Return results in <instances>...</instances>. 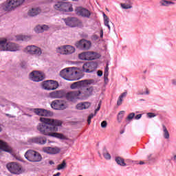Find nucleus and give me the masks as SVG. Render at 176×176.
<instances>
[{"label":"nucleus","mask_w":176,"mask_h":176,"mask_svg":"<svg viewBox=\"0 0 176 176\" xmlns=\"http://www.w3.org/2000/svg\"><path fill=\"white\" fill-rule=\"evenodd\" d=\"M43 87L45 90H56V89L58 88V82L53 80L44 81Z\"/></svg>","instance_id":"nucleus-13"},{"label":"nucleus","mask_w":176,"mask_h":176,"mask_svg":"<svg viewBox=\"0 0 176 176\" xmlns=\"http://www.w3.org/2000/svg\"><path fill=\"white\" fill-rule=\"evenodd\" d=\"M147 116L148 118H155V116H156V115L154 113H148Z\"/></svg>","instance_id":"nucleus-47"},{"label":"nucleus","mask_w":176,"mask_h":176,"mask_svg":"<svg viewBox=\"0 0 176 176\" xmlns=\"http://www.w3.org/2000/svg\"><path fill=\"white\" fill-rule=\"evenodd\" d=\"M29 76L33 82H42L45 79V74L39 71L32 72Z\"/></svg>","instance_id":"nucleus-8"},{"label":"nucleus","mask_w":176,"mask_h":176,"mask_svg":"<svg viewBox=\"0 0 176 176\" xmlns=\"http://www.w3.org/2000/svg\"><path fill=\"white\" fill-rule=\"evenodd\" d=\"M51 107L57 111H63L67 109V103L63 100H55L52 102Z\"/></svg>","instance_id":"nucleus-9"},{"label":"nucleus","mask_w":176,"mask_h":176,"mask_svg":"<svg viewBox=\"0 0 176 176\" xmlns=\"http://www.w3.org/2000/svg\"><path fill=\"white\" fill-rule=\"evenodd\" d=\"M97 69V63L94 62H87L82 65L83 72L90 73Z\"/></svg>","instance_id":"nucleus-14"},{"label":"nucleus","mask_w":176,"mask_h":176,"mask_svg":"<svg viewBox=\"0 0 176 176\" xmlns=\"http://www.w3.org/2000/svg\"><path fill=\"white\" fill-rule=\"evenodd\" d=\"M30 39H31L30 36H27L24 34H19L15 36V41H16L17 42H25L27 41H30Z\"/></svg>","instance_id":"nucleus-24"},{"label":"nucleus","mask_w":176,"mask_h":176,"mask_svg":"<svg viewBox=\"0 0 176 176\" xmlns=\"http://www.w3.org/2000/svg\"><path fill=\"white\" fill-rule=\"evenodd\" d=\"M34 31L37 34H41V33L43 32V29L42 28V25H36L34 28Z\"/></svg>","instance_id":"nucleus-34"},{"label":"nucleus","mask_w":176,"mask_h":176,"mask_svg":"<svg viewBox=\"0 0 176 176\" xmlns=\"http://www.w3.org/2000/svg\"><path fill=\"white\" fill-rule=\"evenodd\" d=\"M63 2H56L54 4L53 8L55 10H60L62 12Z\"/></svg>","instance_id":"nucleus-27"},{"label":"nucleus","mask_w":176,"mask_h":176,"mask_svg":"<svg viewBox=\"0 0 176 176\" xmlns=\"http://www.w3.org/2000/svg\"><path fill=\"white\" fill-rule=\"evenodd\" d=\"M142 117V114H138V115L135 117V119H136V120H138V119H141Z\"/></svg>","instance_id":"nucleus-49"},{"label":"nucleus","mask_w":176,"mask_h":176,"mask_svg":"<svg viewBox=\"0 0 176 176\" xmlns=\"http://www.w3.org/2000/svg\"><path fill=\"white\" fill-rule=\"evenodd\" d=\"M8 170H9L12 174H21V166L16 162H10L6 165Z\"/></svg>","instance_id":"nucleus-10"},{"label":"nucleus","mask_w":176,"mask_h":176,"mask_svg":"<svg viewBox=\"0 0 176 176\" xmlns=\"http://www.w3.org/2000/svg\"><path fill=\"white\" fill-rule=\"evenodd\" d=\"M102 34H100V36L102 38V35H103V33H102V30L101 31Z\"/></svg>","instance_id":"nucleus-59"},{"label":"nucleus","mask_w":176,"mask_h":176,"mask_svg":"<svg viewBox=\"0 0 176 176\" xmlns=\"http://www.w3.org/2000/svg\"><path fill=\"white\" fill-rule=\"evenodd\" d=\"M91 105V103L89 102H80L76 105V109H78L79 111H82V109H87L90 108Z\"/></svg>","instance_id":"nucleus-23"},{"label":"nucleus","mask_w":176,"mask_h":176,"mask_svg":"<svg viewBox=\"0 0 176 176\" xmlns=\"http://www.w3.org/2000/svg\"><path fill=\"white\" fill-rule=\"evenodd\" d=\"M78 58L80 60L87 61L96 60V58H97V53L94 52H82L81 54H78Z\"/></svg>","instance_id":"nucleus-7"},{"label":"nucleus","mask_w":176,"mask_h":176,"mask_svg":"<svg viewBox=\"0 0 176 176\" xmlns=\"http://www.w3.org/2000/svg\"><path fill=\"white\" fill-rule=\"evenodd\" d=\"M146 94H149V91H148V89H146Z\"/></svg>","instance_id":"nucleus-57"},{"label":"nucleus","mask_w":176,"mask_h":176,"mask_svg":"<svg viewBox=\"0 0 176 176\" xmlns=\"http://www.w3.org/2000/svg\"><path fill=\"white\" fill-rule=\"evenodd\" d=\"M24 3V0H6L1 4V9L4 12H14Z\"/></svg>","instance_id":"nucleus-4"},{"label":"nucleus","mask_w":176,"mask_h":176,"mask_svg":"<svg viewBox=\"0 0 176 176\" xmlns=\"http://www.w3.org/2000/svg\"><path fill=\"white\" fill-rule=\"evenodd\" d=\"M78 176H82V175H78Z\"/></svg>","instance_id":"nucleus-64"},{"label":"nucleus","mask_w":176,"mask_h":176,"mask_svg":"<svg viewBox=\"0 0 176 176\" xmlns=\"http://www.w3.org/2000/svg\"><path fill=\"white\" fill-rule=\"evenodd\" d=\"M64 94L61 91H55L50 93L51 98H63Z\"/></svg>","instance_id":"nucleus-25"},{"label":"nucleus","mask_w":176,"mask_h":176,"mask_svg":"<svg viewBox=\"0 0 176 176\" xmlns=\"http://www.w3.org/2000/svg\"><path fill=\"white\" fill-rule=\"evenodd\" d=\"M42 29H43V32H45V31H47L49 30L50 27L47 25H41Z\"/></svg>","instance_id":"nucleus-43"},{"label":"nucleus","mask_w":176,"mask_h":176,"mask_svg":"<svg viewBox=\"0 0 176 176\" xmlns=\"http://www.w3.org/2000/svg\"><path fill=\"white\" fill-rule=\"evenodd\" d=\"M104 25L109 28V31H111V26L109 25V18H108V16H104Z\"/></svg>","instance_id":"nucleus-36"},{"label":"nucleus","mask_w":176,"mask_h":176,"mask_svg":"<svg viewBox=\"0 0 176 176\" xmlns=\"http://www.w3.org/2000/svg\"><path fill=\"white\" fill-rule=\"evenodd\" d=\"M78 45H91V43L86 39H82L78 41Z\"/></svg>","instance_id":"nucleus-37"},{"label":"nucleus","mask_w":176,"mask_h":176,"mask_svg":"<svg viewBox=\"0 0 176 176\" xmlns=\"http://www.w3.org/2000/svg\"><path fill=\"white\" fill-rule=\"evenodd\" d=\"M65 167H67V162H65V160H63L62 164L58 165L57 170H63Z\"/></svg>","instance_id":"nucleus-38"},{"label":"nucleus","mask_w":176,"mask_h":176,"mask_svg":"<svg viewBox=\"0 0 176 176\" xmlns=\"http://www.w3.org/2000/svg\"><path fill=\"white\" fill-rule=\"evenodd\" d=\"M121 8H122V9H131L132 6L131 3H130V1L127 0L126 3H122Z\"/></svg>","instance_id":"nucleus-32"},{"label":"nucleus","mask_w":176,"mask_h":176,"mask_svg":"<svg viewBox=\"0 0 176 176\" xmlns=\"http://www.w3.org/2000/svg\"><path fill=\"white\" fill-rule=\"evenodd\" d=\"M163 131H164V138H166V140H168L170 138V133H168L167 128L164 125H163Z\"/></svg>","instance_id":"nucleus-31"},{"label":"nucleus","mask_w":176,"mask_h":176,"mask_svg":"<svg viewBox=\"0 0 176 176\" xmlns=\"http://www.w3.org/2000/svg\"><path fill=\"white\" fill-rule=\"evenodd\" d=\"M161 5H162V6H170V5H174V2L167 0H162L161 1Z\"/></svg>","instance_id":"nucleus-33"},{"label":"nucleus","mask_w":176,"mask_h":176,"mask_svg":"<svg viewBox=\"0 0 176 176\" xmlns=\"http://www.w3.org/2000/svg\"><path fill=\"white\" fill-rule=\"evenodd\" d=\"M101 109V101L98 103L97 109L95 110V115H97V112Z\"/></svg>","instance_id":"nucleus-45"},{"label":"nucleus","mask_w":176,"mask_h":176,"mask_svg":"<svg viewBox=\"0 0 176 176\" xmlns=\"http://www.w3.org/2000/svg\"><path fill=\"white\" fill-rule=\"evenodd\" d=\"M39 13H41V8L36 7L29 10L28 16H30V17H35V16H38Z\"/></svg>","instance_id":"nucleus-22"},{"label":"nucleus","mask_w":176,"mask_h":176,"mask_svg":"<svg viewBox=\"0 0 176 176\" xmlns=\"http://www.w3.org/2000/svg\"><path fill=\"white\" fill-rule=\"evenodd\" d=\"M120 133V134H123V133H124V130L121 131Z\"/></svg>","instance_id":"nucleus-58"},{"label":"nucleus","mask_w":176,"mask_h":176,"mask_svg":"<svg viewBox=\"0 0 176 176\" xmlns=\"http://www.w3.org/2000/svg\"><path fill=\"white\" fill-rule=\"evenodd\" d=\"M173 160H174V162H175V163H176V155L174 156Z\"/></svg>","instance_id":"nucleus-54"},{"label":"nucleus","mask_w":176,"mask_h":176,"mask_svg":"<svg viewBox=\"0 0 176 176\" xmlns=\"http://www.w3.org/2000/svg\"><path fill=\"white\" fill-rule=\"evenodd\" d=\"M80 94H82V91L80 90L72 91L66 94V98L68 101L75 102L76 100H82Z\"/></svg>","instance_id":"nucleus-6"},{"label":"nucleus","mask_w":176,"mask_h":176,"mask_svg":"<svg viewBox=\"0 0 176 176\" xmlns=\"http://www.w3.org/2000/svg\"><path fill=\"white\" fill-rule=\"evenodd\" d=\"M64 21L66 25H67V27H70L71 28L78 27V25H80L81 24L80 21L78 19V18L75 17H68L65 19Z\"/></svg>","instance_id":"nucleus-11"},{"label":"nucleus","mask_w":176,"mask_h":176,"mask_svg":"<svg viewBox=\"0 0 176 176\" xmlns=\"http://www.w3.org/2000/svg\"><path fill=\"white\" fill-rule=\"evenodd\" d=\"M2 131V127L0 126V133Z\"/></svg>","instance_id":"nucleus-60"},{"label":"nucleus","mask_w":176,"mask_h":176,"mask_svg":"<svg viewBox=\"0 0 176 176\" xmlns=\"http://www.w3.org/2000/svg\"><path fill=\"white\" fill-rule=\"evenodd\" d=\"M8 38H0V45H8Z\"/></svg>","instance_id":"nucleus-39"},{"label":"nucleus","mask_w":176,"mask_h":176,"mask_svg":"<svg viewBox=\"0 0 176 176\" xmlns=\"http://www.w3.org/2000/svg\"><path fill=\"white\" fill-rule=\"evenodd\" d=\"M108 75L109 74H104V82L108 83Z\"/></svg>","instance_id":"nucleus-48"},{"label":"nucleus","mask_w":176,"mask_h":176,"mask_svg":"<svg viewBox=\"0 0 176 176\" xmlns=\"http://www.w3.org/2000/svg\"><path fill=\"white\" fill-rule=\"evenodd\" d=\"M6 116H9V114H6Z\"/></svg>","instance_id":"nucleus-62"},{"label":"nucleus","mask_w":176,"mask_h":176,"mask_svg":"<svg viewBox=\"0 0 176 176\" xmlns=\"http://www.w3.org/2000/svg\"><path fill=\"white\" fill-rule=\"evenodd\" d=\"M1 52H17L20 47L16 45H0Z\"/></svg>","instance_id":"nucleus-17"},{"label":"nucleus","mask_w":176,"mask_h":176,"mask_svg":"<svg viewBox=\"0 0 176 176\" xmlns=\"http://www.w3.org/2000/svg\"><path fill=\"white\" fill-rule=\"evenodd\" d=\"M140 101H144V99H141Z\"/></svg>","instance_id":"nucleus-61"},{"label":"nucleus","mask_w":176,"mask_h":176,"mask_svg":"<svg viewBox=\"0 0 176 176\" xmlns=\"http://www.w3.org/2000/svg\"><path fill=\"white\" fill-rule=\"evenodd\" d=\"M144 94V93H142V94Z\"/></svg>","instance_id":"nucleus-63"},{"label":"nucleus","mask_w":176,"mask_h":176,"mask_svg":"<svg viewBox=\"0 0 176 176\" xmlns=\"http://www.w3.org/2000/svg\"><path fill=\"white\" fill-rule=\"evenodd\" d=\"M173 83L174 85H176V80H173Z\"/></svg>","instance_id":"nucleus-56"},{"label":"nucleus","mask_w":176,"mask_h":176,"mask_svg":"<svg viewBox=\"0 0 176 176\" xmlns=\"http://www.w3.org/2000/svg\"><path fill=\"white\" fill-rule=\"evenodd\" d=\"M76 13L78 16H82V17H89L90 16V11L81 7L76 9Z\"/></svg>","instance_id":"nucleus-18"},{"label":"nucleus","mask_w":176,"mask_h":176,"mask_svg":"<svg viewBox=\"0 0 176 176\" xmlns=\"http://www.w3.org/2000/svg\"><path fill=\"white\" fill-rule=\"evenodd\" d=\"M25 53H28V54H37L40 56L42 54V51H41V48L35 46V45H28L25 50Z\"/></svg>","instance_id":"nucleus-15"},{"label":"nucleus","mask_w":176,"mask_h":176,"mask_svg":"<svg viewBox=\"0 0 176 176\" xmlns=\"http://www.w3.org/2000/svg\"><path fill=\"white\" fill-rule=\"evenodd\" d=\"M94 116H96V113L94 114L91 113L87 119V122H88V124H90L91 123V119H93V118H94Z\"/></svg>","instance_id":"nucleus-41"},{"label":"nucleus","mask_w":176,"mask_h":176,"mask_svg":"<svg viewBox=\"0 0 176 176\" xmlns=\"http://www.w3.org/2000/svg\"><path fill=\"white\" fill-rule=\"evenodd\" d=\"M94 83V80H82L73 82L70 85L72 90L78 89L81 91L80 98L83 100L85 98H89L91 96H93V91H94V87H89L90 85Z\"/></svg>","instance_id":"nucleus-2"},{"label":"nucleus","mask_w":176,"mask_h":176,"mask_svg":"<svg viewBox=\"0 0 176 176\" xmlns=\"http://www.w3.org/2000/svg\"><path fill=\"white\" fill-rule=\"evenodd\" d=\"M134 116H135V113H131L129 114V116L126 118V120H131L134 118Z\"/></svg>","instance_id":"nucleus-42"},{"label":"nucleus","mask_w":176,"mask_h":176,"mask_svg":"<svg viewBox=\"0 0 176 176\" xmlns=\"http://www.w3.org/2000/svg\"><path fill=\"white\" fill-rule=\"evenodd\" d=\"M77 47L81 49V50H90L91 45H78Z\"/></svg>","instance_id":"nucleus-30"},{"label":"nucleus","mask_w":176,"mask_h":176,"mask_svg":"<svg viewBox=\"0 0 176 176\" xmlns=\"http://www.w3.org/2000/svg\"><path fill=\"white\" fill-rule=\"evenodd\" d=\"M75 52V48L72 45H64L56 49V52L59 54H72Z\"/></svg>","instance_id":"nucleus-12"},{"label":"nucleus","mask_w":176,"mask_h":176,"mask_svg":"<svg viewBox=\"0 0 176 176\" xmlns=\"http://www.w3.org/2000/svg\"><path fill=\"white\" fill-rule=\"evenodd\" d=\"M32 142L38 144L39 145H45L47 142V138L45 136H38L32 139Z\"/></svg>","instance_id":"nucleus-19"},{"label":"nucleus","mask_w":176,"mask_h":176,"mask_svg":"<svg viewBox=\"0 0 176 176\" xmlns=\"http://www.w3.org/2000/svg\"><path fill=\"white\" fill-rule=\"evenodd\" d=\"M33 112L38 116H44L50 118L53 115V112L45 109H34Z\"/></svg>","instance_id":"nucleus-16"},{"label":"nucleus","mask_w":176,"mask_h":176,"mask_svg":"<svg viewBox=\"0 0 176 176\" xmlns=\"http://www.w3.org/2000/svg\"><path fill=\"white\" fill-rule=\"evenodd\" d=\"M103 156L107 160H111V154H109V153L107 151L103 153Z\"/></svg>","instance_id":"nucleus-40"},{"label":"nucleus","mask_w":176,"mask_h":176,"mask_svg":"<svg viewBox=\"0 0 176 176\" xmlns=\"http://www.w3.org/2000/svg\"><path fill=\"white\" fill-rule=\"evenodd\" d=\"M60 76L66 80H79L82 78V73L76 67H67L60 71Z\"/></svg>","instance_id":"nucleus-3"},{"label":"nucleus","mask_w":176,"mask_h":176,"mask_svg":"<svg viewBox=\"0 0 176 176\" xmlns=\"http://www.w3.org/2000/svg\"><path fill=\"white\" fill-rule=\"evenodd\" d=\"M108 71H109V67H108V64H107L105 69H104V74L109 75Z\"/></svg>","instance_id":"nucleus-46"},{"label":"nucleus","mask_w":176,"mask_h":176,"mask_svg":"<svg viewBox=\"0 0 176 176\" xmlns=\"http://www.w3.org/2000/svg\"><path fill=\"white\" fill-rule=\"evenodd\" d=\"M123 116H124V111H121L119 112L118 115V122L120 123L122 122V119H123Z\"/></svg>","instance_id":"nucleus-35"},{"label":"nucleus","mask_w":176,"mask_h":176,"mask_svg":"<svg viewBox=\"0 0 176 176\" xmlns=\"http://www.w3.org/2000/svg\"><path fill=\"white\" fill-rule=\"evenodd\" d=\"M61 175V173L60 172H58L56 174H54L53 176H60Z\"/></svg>","instance_id":"nucleus-51"},{"label":"nucleus","mask_w":176,"mask_h":176,"mask_svg":"<svg viewBox=\"0 0 176 176\" xmlns=\"http://www.w3.org/2000/svg\"><path fill=\"white\" fill-rule=\"evenodd\" d=\"M97 74H98V76H102V71L98 70Z\"/></svg>","instance_id":"nucleus-50"},{"label":"nucleus","mask_w":176,"mask_h":176,"mask_svg":"<svg viewBox=\"0 0 176 176\" xmlns=\"http://www.w3.org/2000/svg\"><path fill=\"white\" fill-rule=\"evenodd\" d=\"M74 8L72 4L69 3L63 2L62 5V12H73Z\"/></svg>","instance_id":"nucleus-26"},{"label":"nucleus","mask_w":176,"mask_h":176,"mask_svg":"<svg viewBox=\"0 0 176 176\" xmlns=\"http://www.w3.org/2000/svg\"><path fill=\"white\" fill-rule=\"evenodd\" d=\"M25 157L27 160L33 163L42 162V155L41 153L33 150H28L25 154Z\"/></svg>","instance_id":"nucleus-5"},{"label":"nucleus","mask_w":176,"mask_h":176,"mask_svg":"<svg viewBox=\"0 0 176 176\" xmlns=\"http://www.w3.org/2000/svg\"><path fill=\"white\" fill-rule=\"evenodd\" d=\"M40 122L36 129L41 134L53 138H58L59 140H65L67 138L63 133H57L58 127L63 126V121L53 118H40Z\"/></svg>","instance_id":"nucleus-1"},{"label":"nucleus","mask_w":176,"mask_h":176,"mask_svg":"<svg viewBox=\"0 0 176 176\" xmlns=\"http://www.w3.org/2000/svg\"><path fill=\"white\" fill-rule=\"evenodd\" d=\"M103 16H104V21H105V17H107V16L105 14H103Z\"/></svg>","instance_id":"nucleus-55"},{"label":"nucleus","mask_w":176,"mask_h":176,"mask_svg":"<svg viewBox=\"0 0 176 176\" xmlns=\"http://www.w3.org/2000/svg\"><path fill=\"white\" fill-rule=\"evenodd\" d=\"M49 163L50 164H54V162L53 161H50Z\"/></svg>","instance_id":"nucleus-53"},{"label":"nucleus","mask_w":176,"mask_h":176,"mask_svg":"<svg viewBox=\"0 0 176 176\" xmlns=\"http://www.w3.org/2000/svg\"><path fill=\"white\" fill-rule=\"evenodd\" d=\"M139 164H145V162H142V161H140Z\"/></svg>","instance_id":"nucleus-52"},{"label":"nucleus","mask_w":176,"mask_h":176,"mask_svg":"<svg viewBox=\"0 0 176 176\" xmlns=\"http://www.w3.org/2000/svg\"><path fill=\"white\" fill-rule=\"evenodd\" d=\"M60 148L57 147H43V151L45 152V153H48L50 155H56L57 153H60Z\"/></svg>","instance_id":"nucleus-20"},{"label":"nucleus","mask_w":176,"mask_h":176,"mask_svg":"<svg viewBox=\"0 0 176 176\" xmlns=\"http://www.w3.org/2000/svg\"><path fill=\"white\" fill-rule=\"evenodd\" d=\"M0 149L8 153H12V148L8 145V143L2 140H0Z\"/></svg>","instance_id":"nucleus-21"},{"label":"nucleus","mask_w":176,"mask_h":176,"mask_svg":"<svg viewBox=\"0 0 176 176\" xmlns=\"http://www.w3.org/2000/svg\"><path fill=\"white\" fill-rule=\"evenodd\" d=\"M127 96V92L122 93L118 98V100L117 101V105L120 106L122 105V102H123V98Z\"/></svg>","instance_id":"nucleus-28"},{"label":"nucleus","mask_w":176,"mask_h":176,"mask_svg":"<svg viewBox=\"0 0 176 176\" xmlns=\"http://www.w3.org/2000/svg\"><path fill=\"white\" fill-rule=\"evenodd\" d=\"M116 162L117 164H119L120 166H122L124 167L126 166V163H124V159L120 157H117L116 158Z\"/></svg>","instance_id":"nucleus-29"},{"label":"nucleus","mask_w":176,"mask_h":176,"mask_svg":"<svg viewBox=\"0 0 176 176\" xmlns=\"http://www.w3.org/2000/svg\"><path fill=\"white\" fill-rule=\"evenodd\" d=\"M107 126H108V123L107 122V121H102L101 122V127L102 129H105L107 127Z\"/></svg>","instance_id":"nucleus-44"}]
</instances>
